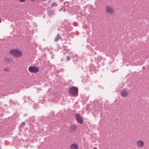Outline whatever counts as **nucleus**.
Instances as JSON below:
<instances>
[{
    "label": "nucleus",
    "instance_id": "obj_1",
    "mask_svg": "<svg viewBox=\"0 0 149 149\" xmlns=\"http://www.w3.org/2000/svg\"><path fill=\"white\" fill-rule=\"evenodd\" d=\"M70 94L72 96H77L78 94V89L77 87H72L69 89Z\"/></svg>",
    "mask_w": 149,
    "mask_h": 149
},
{
    "label": "nucleus",
    "instance_id": "obj_2",
    "mask_svg": "<svg viewBox=\"0 0 149 149\" xmlns=\"http://www.w3.org/2000/svg\"><path fill=\"white\" fill-rule=\"evenodd\" d=\"M10 53L13 56H21V52L16 49H13L10 51Z\"/></svg>",
    "mask_w": 149,
    "mask_h": 149
},
{
    "label": "nucleus",
    "instance_id": "obj_3",
    "mask_svg": "<svg viewBox=\"0 0 149 149\" xmlns=\"http://www.w3.org/2000/svg\"><path fill=\"white\" fill-rule=\"evenodd\" d=\"M28 69L29 71L31 73H36L38 72L39 69V68L37 66H31L29 67Z\"/></svg>",
    "mask_w": 149,
    "mask_h": 149
},
{
    "label": "nucleus",
    "instance_id": "obj_4",
    "mask_svg": "<svg viewBox=\"0 0 149 149\" xmlns=\"http://www.w3.org/2000/svg\"><path fill=\"white\" fill-rule=\"evenodd\" d=\"M135 145L137 148H141L143 147L144 143L143 141L141 140H138L136 141Z\"/></svg>",
    "mask_w": 149,
    "mask_h": 149
},
{
    "label": "nucleus",
    "instance_id": "obj_5",
    "mask_svg": "<svg viewBox=\"0 0 149 149\" xmlns=\"http://www.w3.org/2000/svg\"><path fill=\"white\" fill-rule=\"evenodd\" d=\"M106 10L107 13L110 14H112L114 12L113 8L110 6H107L106 7Z\"/></svg>",
    "mask_w": 149,
    "mask_h": 149
},
{
    "label": "nucleus",
    "instance_id": "obj_6",
    "mask_svg": "<svg viewBox=\"0 0 149 149\" xmlns=\"http://www.w3.org/2000/svg\"><path fill=\"white\" fill-rule=\"evenodd\" d=\"M76 117L78 123L80 124L83 123V120L81 116L79 114H76Z\"/></svg>",
    "mask_w": 149,
    "mask_h": 149
},
{
    "label": "nucleus",
    "instance_id": "obj_7",
    "mask_svg": "<svg viewBox=\"0 0 149 149\" xmlns=\"http://www.w3.org/2000/svg\"><path fill=\"white\" fill-rule=\"evenodd\" d=\"M120 94L122 97H125L128 95L129 93L127 90L123 89L121 91Z\"/></svg>",
    "mask_w": 149,
    "mask_h": 149
},
{
    "label": "nucleus",
    "instance_id": "obj_8",
    "mask_svg": "<svg viewBox=\"0 0 149 149\" xmlns=\"http://www.w3.org/2000/svg\"><path fill=\"white\" fill-rule=\"evenodd\" d=\"M77 129V126L75 125H72L69 128V130L70 132H74Z\"/></svg>",
    "mask_w": 149,
    "mask_h": 149
},
{
    "label": "nucleus",
    "instance_id": "obj_9",
    "mask_svg": "<svg viewBox=\"0 0 149 149\" xmlns=\"http://www.w3.org/2000/svg\"><path fill=\"white\" fill-rule=\"evenodd\" d=\"M70 149H79L77 144V143L72 144L70 146Z\"/></svg>",
    "mask_w": 149,
    "mask_h": 149
},
{
    "label": "nucleus",
    "instance_id": "obj_10",
    "mask_svg": "<svg viewBox=\"0 0 149 149\" xmlns=\"http://www.w3.org/2000/svg\"><path fill=\"white\" fill-rule=\"evenodd\" d=\"M47 14L49 17H51L55 14L54 10H49L47 11Z\"/></svg>",
    "mask_w": 149,
    "mask_h": 149
},
{
    "label": "nucleus",
    "instance_id": "obj_11",
    "mask_svg": "<svg viewBox=\"0 0 149 149\" xmlns=\"http://www.w3.org/2000/svg\"><path fill=\"white\" fill-rule=\"evenodd\" d=\"M62 37L60 34H58L57 36L54 38V41L55 42H58L60 39H61Z\"/></svg>",
    "mask_w": 149,
    "mask_h": 149
},
{
    "label": "nucleus",
    "instance_id": "obj_12",
    "mask_svg": "<svg viewBox=\"0 0 149 149\" xmlns=\"http://www.w3.org/2000/svg\"><path fill=\"white\" fill-rule=\"evenodd\" d=\"M57 6V4L55 2H53L51 5L52 7H55L56 6Z\"/></svg>",
    "mask_w": 149,
    "mask_h": 149
},
{
    "label": "nucleus",
    "instance_id": "obj_13",
    "mask_svg": "<svg viewBox=\"0 0 149 149\" xmlns=\"http://www.w3.org/2000/svg\"><path fill=\"white\" fill-rule=\"evenodd\" d=\"M68 5H69V3L68 2L66 1V2H65V3H64V5L65 6L67 7L68 6Z\"/></svg>",
    "mask_w": 149,
    "mask_h": 149
},
{
    "label": "nucleus",
    "instance_id": "obj_14",
    "mask_svg": "<svg viewBox=\"0 0 149 149\" xmlns=\"http://www.w3.org/2000/svg\"><path fill=\"white\" fill-rule=\"evenodd\" d=\"M67 61L69 60L70 59L69 57V56H67Z\"/></svg>",
    "mask_w": 149,
    "mask_h": 149
},
{
    "label": "nucleus",
    "instance_id": "obj_15",
    "mask_svg": "<svg viewBox=\"0 0 149 149\" xmlns=\"http://www.w3.org/2000/svg\"><path fill=\"white\" fill-rule=\"evenodd\" d=\"M19 0L23 2H24L25 1V0Z\"/></svg>",
    "mask_w": 149,
    "mask_h": 149
},
{
    "label": "nucleus",
    "instance_id": "obj_16",
    "mask_svg": "<svg viewBox=\"0 0 149 149\" xmlns=\"http://www.w3.org/2000/svg\"><path fill=\"white\" fill-rule=\"evenodd\" d=\"M51 1H49V3H50Z\"/></svg>",
    "mask_w": 149,
    "mask_h": 149
}]
</instances>
